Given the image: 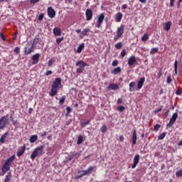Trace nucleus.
Here are the masks:
<instances>
[{
  "label": "nucleus",
  "mask_w": 182,
  "mask_h": 182,
  "mask_svg": "<svg viewBox=\"0 0 182 182\" xmlns=\"http://www.w3.org/2000/svg\"><path fill=\"white\" fill-rule=\"evenodd\" d=\"M137 143V131L136 129L134 130L132 134V144L133 146H136Z\"/></svg>",
  "instance_id": "obj_14"
},
{
  "label": "nucleus",
  "mask_w": 182,
  "mask_h": 182,
  "mask_svg": "<svg viewBox=\"0 0 182 182\" xmlns=\"http://www.w3.org/2000/svg\"><path fill=\"white\" fill-rule=\"evenodd\" d=\"M43 19V14H40L38 15V21H42Z\"/></svg>",
  "instance_id": "obj_50"
},
{
  "label": "nucleus",
  "mask_w": 182,
  "mask_h": 182,
  "mask_svg": "<svg viewBox=\"0 0 182 182\" xmlns=\"http://www.w3.org/2000/svg\"><path fill=\"white\" fill-rule=\"evenodd\" d=\"M178 117V111H176L173 114L171 118L170 119L169 123L166 124V127L167 128L172 127L173 124L176 123V120H177Z\"/></svg>",
  "instance_id": "obj_6"
},
{
  "label": "nucleus",
  "mask_w": 182,
  "mask_h": 182,
  "mask_svg": "<svg viewBox=\"0 0 182 182\" xmlns=\"http://www.w3.org/2000/svg\"><path fill=\"white\" fill-rule=\"evenodd\" d=\"M11 178H12V173L11 172H9L7 173V175L6 176L5 178H4V182H9V181H11Z\"/></svg>",
  "instance_id": "obj_24"
},
{
  "label": "nucleus",
  "mask_w": 182,
  "mask_h": 182,
  "mask_svg": "<svg viewBox=\"0 0 182 182\" xmlns=\"http://www.w3.org/2000/svg\"><path fill=\"white\" fill-rule=\"evenodd\" d=\"M117 109L118 110V112H124L126 110V107L122 106V105H119V107H117Z\"/></svg>",
  "instance_id": "obj_30"
},
{
  "label": "nucleus",
  "mask_w": 182,
  "mask_h": 182,
  "mask_svg": "<svg viewBox=\"0 0 182 182\" xmlns=\"http://www.w3.org/2000/svg\"><path fill=\"white\" fill-rule=\"evenodd\" d=\"M35 50V48H33V45H31L30 43H28L26 46L24 48L23 53L26 56L28 55H31L32 52Z\"/></svg>",
  "instance_id": "obj_7"
},
{
  "label": "nucleus",
  "mask_w": 182,
  "mask_h": 182,
  "mask_svg": "<svg viewBox=\"0 0 182 182\" xmlns=\"http://www.w3.org/2000/svg\"><path fill=\"white\" fill-rule=\"evenodd\" d=\"M107 130V127L106 125H102V127H101V132L102 133H106Z\"/></svg>",
  "instance_id": "obj_39"
},
{
  "label": "nucleus",
  "mask_w": 182,
  "mask_h": 182,
  "mask_svg": "<svg viewBox=\"0 0 182 182\" xmlns=\"http://www.w3.org/2000/svg\"><path fill=\"white\" fill-rule=\"evenodd\" d=\"M39 1L41 0H30V4H31V5H33V4H38Z\"/></svg>",
  "instance_id": "obj_49"
},
{
  "label": "nucleus",
  "mask_w": 182,
  "mask_h": 182,
  "mask_svg": "<svg viewBox=\"0 0 182 182\" xmlns=\"http://www.w3.org/2000/svg\"><path fill=\"white\" fill-rule=\"evenodd\" d=\"M178 146H182V140L178 143Z\"/></svg>",
  "instance_id": "obj_64"
},
{
  "label": "nucleus",
  "mask_w": 182,
  "mask_h": 182,
  "mask_svg": "<svg viewBox=\"0 0 182 182\" xmlns=\"http://www.w3.org/2000/svg\"><path fill=\"white\" fill-rule=\"evenodd\" d=\"M66 116H69V114H70V113H72V108H70V107H66Z\"/></svg>",
  "instance_id": "obj_36"
},
{
  "label": "nucleus",
  "mask_w": 182,
  "mask_h": 182,
  "mask_svg": "<svg viewBox=\"0 0 182 182\" xmlns=\"http://www.w3.org/2000/svg\"><path fill=\"white\" fill-rule=\"evenodd\" d=\"M39 58H41V55L39 53H36L32 56V65H36L39 63Z\"/></svg>",
  "instance_id": "obj_13"
},
{
  "label": "nucleus",
  "mask_w": 182,
  "mask_h": 182,
  "mask_svg": "<svg viewBox=\"0 0 182 182\" xmlns=\"http://www.w3.org/2000/svg\"><path fill=\"white\" fill-rule=\"evenodd\" d=\"M30 143H35L36 140H38V136L33 135L30 137Z\"/></svg>",
  "instance_id": "obj_27"
},
{
  "label": "nucleus",
  "mask_w": 182,
  "mask_h": 182,
  "mask_svg": "<svg viewBox=\"0 0 182 182\" xmlns=\"http://www.w3.org/2000/svg\"><path fill=\"white\" fill-rule=\"evenodd\" d=\"M124 32V25L122 24L120 26V27L117 28L115 41H117V39H119V38H121L122 35H123Z\"/></svg>",
  "instance_id": "obj_8"
},
{
  "label": "nucleus",
  "mask_w": 182,
  "mask_h": 182,
  "mask_svg": "<svg viewBox=\"0 0 182 182\" xmlns=\"http://www.w3.org/2000/svg\"><path fill=\"white\" fill-rule=\"evenodd\" d=\"M122 18H123V14L121 12L117 13L115 17L116 22H120Z\"/></svg>",
  "instance_id": "obj_23"
},
{
  "label": "nucleus",
  "mask_w": 182,
  "mask_h": 182,
  "mask_svg": "<svg viewBox=\"0 0 182 182\" xmlns=\"http://www.w3.org/2000/svg\"><path fill=\"white\" fill-rule=\"evenodd\" d=\"M9 126V114H7L0 118V130H4Z\"/></svg>",
  "instance_id": "obj_4"
},
{
  "label": "nucleus",
  "mask_w": 182,
  "mask_h": 182,
  "mask_svg": "<svg viewBox=\"0 0 182 182\" xmlns=\"http://www.w3.org/2000/svg\"><path fill=\"white\" fill-rule=\"evenodd\" d=\"M136 63V56L132 55L128 59V65L129 66H133Z\"/></svg>",
  "instance_id": "obj_15"
},
{
  "label": "nucleus",
  "mask_w": 182,
  "mask_h": 182,
  "mask_svg": "<svg viewBox=\"0 0 182 182\" xmlns=\"http://www.w3.org/2000/svg\"><path fill=\"white\" fill-rule=\"evenodd\" d=\"M136 91V82H131L129 83V92Z\"/></svg>",
  "instance_id": "obj_21"
},
{
  "label": "nucleus",
  "mask_w": 182,
  "mask_h": 182,
  "mask_svg": "<svg viewBox=\"0 0 182 182\" xmlns=\"http://www.w3.org/2000/svg\"><path fill=\"white\" fill-rule=\"evenodd\" d=\"M53 34L55 35V36H60V35H62V31H60L59 27L54 28Z\"/></svg>",
  "instance_id": "obj_20"
},
{
  "label": "nucleus",
  "mask_w": 182,
  "mask_h": 182,
  "mask_svg": "<svg viewBox=\"0 0 182 182\" xmlns=\"http://www.w3.org/2000/svg\"><path fill=\"white\" fill-rule=\"evenodd\" d=\"M166 134H167V132H163L162 134H159L158 136V140H163V139L166 137Z\"/></svg>",
  "instance_id": "obj_29"
},
{
  "label": "nucleus",
  "mask_w": 182,
  "mask_h": 182,
  "mask_svg": "<svg viewBox=\"0 0 182 182\" xmlns=\"http://www.w3.org/2000/svg\"><path fill=\"white\" fill-rule=\"evenodd\" d=\"M89 32H90V28H85L81 33H80V37L82 38V36H87V33H89Z\"/></svg>",
  "instance_id": "obj_22"
},
{
  "label": "nucleus",
  "mask_w": 182,
  "mask_h": 182,
  "mask_svg": "<svg viewBox=\"0 0 182 182\" xmlns=\"http://www.w3.org/2000/svg\"><path fill=\"white\" fill-rule=\"evenodd\" d=\"M83 176H85L84 173H80V175L77 176V178H80L81 177H83Z\"/></svg>",
  "instance_id": "obj_61"
},
{
  "label": "nucleus",
  "mask_w": 182,
  "mask_h": 182,
  "mask_svg": "<svg viewBox=\"0 0 182 182\" xmlns=\"http://www.w3.org/2000/svg\"><path fill=\"white\" fill-rule=\"evenodd\" d=\"M122 72V68L120 67H117L114 68V73H120Z\"/></svg>",
  "instance_id": "obj_42"
},
{
  "label": "nucleus",
  "mask_w": 182,
  "mask_h": 182,
  "mask_svg": "<svg viewBox=\"0 0 182 182\" xmlns=\"http://www.w3.org/2000/svg\"><path fill=\"white\" fill-rule=\"evenodd\" d=\"M177 66H178V62L177 60H175V63H174L175 75H177Z\"/></svg>",
  "instance_id": "obj_43"
},
{
  "label": "nucleus",
  "mask_w": 182,
  "mask_h": 182,
  "mask_svg": "<svg viewBox=\"0 0 182 182\" xmlns=\"http://www.w3.org/2000/svg\"><path fill=\"white\" fill-rule=\"evenodd\" d=\"M105 21V14H100L97 17V23L96 24V28H100Z\"/></svg>",
  "instance_id": "obj_9"
},
{
  "label": "nucleus",
  "mask_w": 182,
  "mask_h": 182,
  "mask_svg": "<svg viewBox=\"0 0 182 182\" xmlns=\"http://www.w3.org/2000/svg\"><path fill=\"white\" fill-rule=\"evenodd\" d=\"M159 52V48H154L151 50L150 54L154 55V53H157Z\"/></svg>",
  "instance_id": "obj_31"
},
{
  "label": "nucleus",
  "mask_w": 182,
  "mask_h": 182,
  "mask_svg": "<svg viewBox=\"0 0 182 182\" xmlns=\"http://www.w3.org/2000/svg\"><path fill=\"white\" fill-rule=\"evenodd\" d=\"M119 141H124V136L123 135L119 136Z\"/></svg>",
  "instance_id": "obj_55"
},
{
  "label": "nucleus",
  "mask_w": 182,
  "mask_h": 182,
  "mask_svg": "<svg viewBox=\"0 0 182 182\" xmlns=\"http://www.w3.org/2000/svg\"><path fill=\"white\" fill-rule=\"evenodd\" d=\"M45 147L43 146H40L36 148L31 155V159L33 161L38 156H43L45 154Z\"/></svg>",
  "instance_id": "obj_2"
},
{
  "label": "nucleus",
  "mask_w": 182,
  "mask_h": 182,
  "mask_svg": "<svg viewBox=\"0 0 182 182\" xmlns=\"http://www.w3.org/2000/svg\"><path fill=\"white\" fill-rule=\"evenodd\" d=\"M122 103H123V99L122 98L118 99L117 105H122Z\"/></svg>",
  "instance_id": "obj_51"
},
{
  "label": "nucleus",
  "mask_w": 182,
  "mask_h": 182,
  "mask_svg": "<svg viewBox=\"0 0 182 182\" xmlns=\"http://www.w3.org/2000/svg\"><path fill=\"white\" fill-rule=\"evenodd\" d=\"M171 82H173V79H171V75H168V76L167 77L166 82L168 83V85H170Z\"/></svg>",
  "instance_id": "obj_40"
},
{
  "label": "nucleus",
  "mask_w": 182,
  "mask_h": 182,
  "mask_svg": "<svg viewBox=\"0 0 182 182\" xmlns=\"http://www.w3.org/2000/svg\"><path fill=\"white\" fill-rule=\"evenodd\" d=\"M52 63H53V60H49V61L48 63V66H50L52 65Z\"/></svg>",
  "instance_id": "obj_58"
},
{
  "label": "nucleus",
  "mask_w": 182,
  "mask_h": 182,
  "mask_svg": "<svg viewBox=\"0 0 182 182\" xmlns=\"http://www.w3.org/2000/svg\"><path fill=\"white\" fill-rule=\"evenodd\" d=\"M14 53L18 54L19 53V48L18 47H16L14 49Z\"/></svg>",
  "instance_id": "obj_54"
},
{
  "label": "nucleus",
  "mask_w": 182,
  "mask_h": 182,
  "mask_svg": "<svg viewBox=\"0 0 182 182\" xmlns=\"http://www.w3.org/2000/svg\"><path fill=\"white\" fill-rule=\"evenodd\" d=\"M62 41H63V37L58 38L56 39V43L58 45H59L60 43V42H62Z\"/></svg>",
  "instance_id": "obj_45"
},
{
  "label": "nucleus",
  "mask_w": 182,
  "mask_h": 182,
  "mask_svg": "<svg viewBox=\"0 0 182 182\" xmlns=\"http://www.w3.org/2000/svg\"><path fill=\"white\" fill-rule=\"evenodd\" d=\"M161 125L159 124H156V125H154V132H159V129H160Z\"/></svg>",
  "instance_id": "obj_41"
},
{
  "label": "nucleus",
  "mask_w": 182,
  "mask_h": 182,
  "mask_svg": "<svg viewBox=\"0 0 182 182\" xmlns=\"http://www.w3.org/2000/svg\"><path fill=\"white\" fill-rule=\"evenodd\" d=\"M176 177H182V169H180L176 172Z\"/></svg>",
  "instance_id": "obj_38"
},
{
  "label": "nucleus",
  "mask_w": 182,
  "mask_h": 182,
  "mask_svg": "<svg viewBox=\"0 0 182 182\" xmlns=\"http://www.w3.org/2000/svg\"><path fill=\"white\" fill-rule=\"evenodd\" d=\"M93 172V166H89L87 170H84V171H80L79 173H84L85 176H87V174H92Z\"/></svg>",
  "instance_id": "obj_16"
},
{
  "label": "nucleus",
  "mask_w": 182,
  "mask_h": 182,
  "mask_svg": "<svg viewBox=\"0 0 182 182\" xmlns=\"http://www.w3.org/2000/svg\"><path fill=\"white\" fill-rule=\"evenodd\" d=\"M139 161H140V155L136 154L135 155L133 161V164L132 166V168H136L137 165L139 164Z\"/></svg>",
  "instance_id": "obj_12"
},
{
  "label": "nucleus",
  "mask_w": 182,
  "mask_h": 182,
  "mask_svg": "<svg viewBox=\"0 0 182 182\" xmlns=\"http://www.w3.org/2000/svg\"><path fill=\"white\" fill-rule=\"evenodd\" d=\"M83 176H85L84 173H80V175L77 176V178H80L81 177H83Z\"/></svg>",
  "instance_id": "obj_60"
},
{
  "label": "nucleus",
  "mask_w": 182,
  "mask_h": 182,
  "mask_svg": "<svg viewBox=\"0 0 182 182\" xmlns=\"http://www.w3.org/2000/svg\"><path fill=\"white\" fill-rule=\"evenodd\" d=\"M73 155L75 159H79V157H80V154L79 152L73 153Z\"/></svg>",
  "instance_id": "obj_47"
},
{
  "label": "nucleus",
  "mask_w": 182,
  "mask_h": 182,
  "mask_svg": "<svg viewBox=\"0 0 182 182\" xmlns=\"http://www.w3.org/2000/svg\"><path fill=\"white\" fill-rule=\"evenodd\" d=\"M146 80V78L141 77L139 81L137 83V88L138 89H141L143 87V85H144V82Z\"/></svg>",
  "instance_id": "obj_19"
},
{
  "label": "nucleus",
  "mask_w": 182,
  "mask_h": 182,
  "mask_svg": "<svg viewBox=\"0 0 182 182\" xmlns=\"http://www.w3.org/2000/svg\"><path fill=\"white\" fill-rule=\"evenodd\" d=\"M83 176H85L84 173H80V175L77 176V178H80L81 177H83Z\"/></svg>",
  "instance_id": "obj_59"
},
{
  "label": "nucleus",
  "mask_w": 182,
  "mask_h": 182,
  "mask_svg": "<svg viewBox=\"0 0 182 182\" xmlns=\"http://www.w3.org/2000/svg\"><path fill=\"white\" fill-rule=\"evenodd\" d=\"M9 134V132H5L0 138V143L1 144H4L5 143V140L6 139V137H8V135Z\"/></svg>",
  "instance_id": "obj_18"
},
{
  "label": "nucleus",
  "mask_w": 182,
  "mask_h": 182,
  "mask_svg": "<svg viewBox=\"0 0 182 182\" xmlns=\"http://www.w3.org/2000/svg\"><path fill=\"white\" fill-rule=\"evenodd\" d=\"M76 66H78V68L76 70L77 73H83V71L85 70V68H86V66H89V64L85 63L83 60H78L76 63H75Z\"/></svg>",
  "instance_id": "obj_5"
},
{
  "label": "nucleus",
  "mask_w": 182,
  "mask_h": 182,
  "mask_svg": "<svg viewBox=\"0 0 182 182\" xmlns=\"http://www.w3.org/2000/svg\"><path fill=\"white\" fill-rule=\"evenodd\" d=\"M66 100V96L63 95L59 101V104L60 105V106H62V105H63V103H65V100Z\"/></svg>",
  "instance_id": "obj_32"
},
{
  "label": "nucleus",
  "mask_w": 182,
  "mask_h": 182,
  "mask_svg": "<svg viewBox=\"0 0 182 182\" xmlns=\"http://www.w3.org/2000/svg\"><path fill=\"white\" fill-rule=\"evenodd\" d=\"M122 8V9H127V4H123Z\"/></svg>",
  "instance_id": "obj_63"
},
{
  "label": "nucleus",
  "mask_w": 182,
  "mask_h": 182,
  "mask_svg": "<svg viewBox=\"0 0 182 182\" xmlns=\"http://www.w3.org/2000/svg\"><path fill=\"white\" fill-rule=\"evenodd\" d=\"M171 28V21H168L165 23V26L164 27V30L168 31V30Z\"/></svg>",
  "instance_id": "obj_25"
},
{
  "label": "nucleus",
  "mask_w": 182,
  "mask_h": 182,
  "mask_svg": "<svg viewBox=\"0 0 182 182\" xmlns=\"http://www.w3.org/2000/svg\"><path fill=\"white\" fill-rule=\"evenodd\" d=\"M47 14L49 18H53L56 16V12L52 7H48L47 10Z\"/></svg>",
  "instance_id": "obj_10"
},
{
  "label": "nucleus",
  "mask_w": 182,
  "mask_h": 182,
  "mask_svg": "<svg viewBox=\"0 0 182 182\" xmlns=\"http://www.w3.org/2000/svg\"><path fill=\"white\" fill-rule=\"evenodd\" d=\"M60 87H62V80L60 79V77H58L55 80L51 86V90L49 92V95L51 97H53V96H56V95L58 94V91Z\"/></svg>",
  "instance_id": "obj_1"
},
{
  "label": "nucleus",
  "mask_w": 182,
  "mask_h": 182,
  "mask_svg": "<svg viewBox=\"0 0 182 182\" xmlns=\"http://www.w3.org/2000/svg\"><path fill=\"white\" fill-rule=\"evenodd\" d=\"M120 56L122 58H123L124 57L126 56V50H123L121 53H120Z\"/></svg>",
  "instance_id": "obj_44"
},
{
  "label": "nucleus",
  "mask_w": 182,
  "mask_h": 182,
  "mask_svg": "<svg viewBox=\"0 0 182 182\" xmlns=\"http://www.w3.org/2000/svg\"><path fill=\"white\" fill-rule=\"evenodd\" d=\"M161 75H163V73H161V70H160L158 73V78L160 79L161 77Z\"/></svg>",
  "instance_id": "obj_57"
},
{
  "label": "nucleus",
  "mask_w": 182,
  "mask_h": 182,
  "mask_svg": "<svg viewBox=\"0 0 182 182\" xmlns=\"http://www.w3.org/2000/svg\"><path fill=\"white\" fill-rule=\"evenodd\" d=\"M0 36H1V39H2V41H6L5 36L4 35L3 33H0Z\"/></svg>",
  "instance_id": "obj_53"
},
{
  "label": "nucleus",
  "mask_w": 182,
  "mask_h": 182,
  "mask_svg": "<svg viewBox=\"0 0 182 182\" xmlns=\"http://www.w3.org/2000/svg\"><path fill=\"white\" fill-rule=\"evenodd\" d=\"M170 6H174V0H170Z\"/></svg>",
  "instance_id": "obj_56"
},
{
  "label": "nucleus",
  "mask_w": 182,
  "mask_h": 182,
  "mask_svg": "<svg viewBox=\"0 0 182 182\" xmlns=\"http://www.w3.org/2000/svg\"><path fill=\"white\" fill-rule=\"evenodd\" d=\"M149 40V35H147V33H145L142 38H141V41L142 42H146V41Z\"/></svg>",
  "instance_id": "obj_34"
},
{
  "label": "nucleus",
  "mask_w": 182,
  "mask_h": 182,
  "mask_svg": "<svg viewBox=\"0 0 182 182\" xmlns=\"http://www.w3.org/2000/svg\"><path fill=\"white\" fill-rule=\"evenodd\" d=\"M90 123V119H88L86 122H81V126L82 127H86V126H87V124H89Z\"/></svg>",
  "instance_id": "obj_33"
},
{
  "label": "nucleus",
  "mask_w": 182,
  "mask_h": 182,
  "mask_svg": "<svg viewBox=\"0 0 182 182\" xmlns=\"http://www.w3.org/2000/svg\"><path fill=\"white\" fill-rule=\"evenodd\" d=\"M83 176H85L84 173H80V175L77 176V178H80L81 177H83Z\"/></svg>",
  "instance_id": "obj_62"
},
{
  "label": "nucleus",
  "mask_w": 182,
  "mask_h": 182,
  "mask_svg": "<svg viewBox=\"0 0 182 182\" xmlns=\"http://www.w3.org/2000/svg\"><path fill=\"white\" fill-rule=\"evenodd\" d=\"M85 48V43H81L78 46V48L77 49V53H81L82 50Z\"/></svg>",
  "instance_id": "obj_26"
},
{
  "label": "nucleus",
  "mask_w": 182,
  "mask_h": 182,
  "mask_svg": "<svg viewBox=\"0 0 182 182\" xmlns=\"http://www.w3.org/2000/svg\"><path fill=\"white\" fill-rule=\"evenodd\" d=\"M161 110H163V106H161V107L159 109H156L154 110V113H159V112H161Z\"/></svg>",
  "instance_id": "obj_48"
},
{
  "label": "nucleus",
  "mask_w": 182,
  "mask_h": 182,
  "mask_svg": "<svg viewBox=\"0 0 182 182\" xmlns=\"http://www.w3.org/2000/svg\"><path fill=\"white\" fill-rule=\"evenodd\" d=\"M73 159H75V155L73 154V152H70L68 155V161H70V160H73Z\"/></svg>",
  "instance_id": "obj_35"
},
{
  "label": "nucleus",
  "mask_w": 182,
  "mask_h": 182,
  "mask_svg": "<svg viewBox=\"0 0 182 182\" xmlns=\"http://www.w3.org/2000/svg\"><path fill=\"white\" fill-rule=\"evenodd\" d=\"M86 21H92V18H93V11L92 9H88L85 11Z\"/></svg>",
  "instance_id": "obj_11"
},
{
  "label": "nucleus",
  "mask_w": 182,
  "mask_h": 182,
  "mask_svg": "<svg viewBox=\"0 0 182 182\" xmlns=\"http://www.w3.org/2000/svg\"><path fill=\"white\" fill-rule=\"evenodd\" d=\"M25 150H26V146L23 145L21 147V149L17 151V156L21 157L23 153H25Z\"/></svg>",
  "instance_id": "obj_17"
},
{
  "label": "nucleus",
  "mask_w": 182,
  "mask_h": 182,
  "mask_svg": "<svg viewBox=\"0 0 182 182\" xmlns=\"http://www.w3.org/2000/svg\"><path fill=\"white\" fill-rule=\"evenodd\" d=\"M49 75H52V70H48L46 73V76H49Z\"/></svg>",
  "instance_id": "obj_52"
},
{
  "label": "nucleus",
  "mask_w": 182,
  "mask_h": 182,
  "mask_svg": "<svg viewBox=\"0 0 182 182\" xmlns=\"http://www.w3.org/2000/svg\"><path fill=\"white\" fill-rule=\"evenodd\" d=\"M109 90H114V84H111L108 87Z\"/></svg>",
  "instance_id": "obj_46"
},
{
  "label": "nucleus",
  "mask_w": 182,
  "mask_h": 182,
  "mask_svg": "<svg viewBox=\"0 0 182 182\" xmlns=\"http://www.w3.org/2000/svg\"><path fill=\"white\" fill-rule=\"evenodd\" d=\"M83 143V136L80 135L77 137V144H82Z\"/></svg>",
  "instance_id": "obj_28"
},
{
  "label": "nucleus",
  "mask_w": 182,
  "mask_h": 182,
  "mask_svg": "<svg viewBox=\"0 0 182 182\" xmlns=\"http://www.w3.org/2000/svg\"><path fill=\"white\" fill-rule=\"evenodd\" d=\"M14 160H15V155L10 156L7 160H6L1 168V171H3L4 173L9 171V170H11V166Z\"/></svg>",
  "instance_id": "obj_3"
},
{
  "label": "nucleus",
  "mask_w": 182,
  "mask_h": 182,
  "mask_svg": "<svg viewBox=\"0 0 182 182\" xmlns=\"http://www.w3.org/2000/svg\"><path fill=\"white\" fill-rule=\"evenodd\" d=\"M123 46V43L119 42L115 45L116 49H121V48Z\"/></svg>",
  "instance_id": "obj_37"
}]
</instances>
